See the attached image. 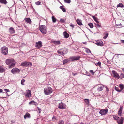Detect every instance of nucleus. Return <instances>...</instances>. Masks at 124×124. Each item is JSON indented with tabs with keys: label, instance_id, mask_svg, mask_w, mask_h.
Returning a JSON list of instances; mask_svg holds the SVG:
<instances>
[{
	"label": "nucleus",
	"instance_id": "obj_1",
	"mask_svg": "<svg viewBox=\"0 0 124 124\" xmlns=\"http://www.w3.org/2000/svg\"><path fill=\"white\" fill-rule=\"evenodd\" d=\"M5 62L9 66V68H11L14 67L16 64L15 61L13 59H7Z\"/></svg>",
	"mask_w": 124,
	"mask_h": 124
},
{
	"label": "nucleus",
	"instance_id": "obj_2",
	"mask_svg": "<svg viewBox=\"0 0 124 124\" xmlns=\"http://www.w3.org/2000/svg\"><path fill=\"white\" fill-rule=\"evenodd\" d=\"M44 93L45 95H48L53 92L52 88L50 87H47L44 89Z\"/></svg>",
	"mask_w": 124,
	"mask_h": 124
},
{
	"label": "nucleus",
	"instance_id": "obj_3",
	"mask_svg": "<svg viewBox=\"0 0 124 124\" xmlns=\"http://www.w3.org/2000/svg\"><path fill=\"white\" fill-rule=\"evenodd\" d=\"M46 27L45 25H41L39 26V29L41 32L44 34H46L47 32Z\"/></svg>",
	"mask_w": 124,
	"mask_h": 124
},
{
	"label": "nucleus",
	"instance_id": "obj_4",
	"mask_svg": "<svg viewBox=\"0 0 124 124\" xmlns=\"http://www.w3.org/2000/svg\"><path fill=\"white\" fill-rule=\"evenodd\" d=\"M2 52L4 54L6 55L8 52L7 48L6 46L3 47L1 48Z\"/></svg>",
	"mask_w": 124,
	"mask_h": 124
},
{
	"label": "nucleus",
	"instance_id": "obj_5",
	"mask_svg": "<svg viewBox=\"0 0 124 124\" xmlns=\"http://www.w3.org/2000/svg\"><path fill=\"white\" fill-rule=\"evenodd\" d=\"M24 94L26 97L28 98H30L31 96V91L28 89L26 90V92Z\"/></svg>",
	"mask_w": 124,
	"mask_h": 124
},
{
	"label": "nucleus",
	"instance_id": "obj_6",
	"mask_svg": "<svg viewBox=\"0 0 124 124\" xmlns=\"http://www.w3.org/2000/svg\"><path fill=\"white\" fill-rule=\"evenodd\" d=\"M108 110L107 109H102L101 110L99 113L101 115H104L106 114L107 113Z\"/></svg>",
	"mask_w": 124,
	"mask_h": 124
},
{
	"label": "nucleus",
	"instance_id": "obj_7",
	"mask_svg": "<svg viewBox=\"0 0 124 124\" xmlns=\"http://www.w3.org/2000/svg\"><path fill=\"white\" fill-rule=\"evenodd\" d=\"M12 73L13 74H15L16 73H19L20 72V70L19 69L16 68H15L11 70Z\"/></svg>",
	"mask_w": 124,
	"mask_h": 124
},
{
	"label": "nucleus",
	"instance_id": "obj_8",
	"mask_svg": "<svg viewBox=\"0 0 124 124\" xmlns=\"http://www.w3.org/2000/svg\"><path fill=\"white\" fill-rule=\"evenodd\" d=\"M32 65V64L31 62H23L21 64V65L23 66H31Z\"/></svg>",
	"mask_w": 124,
	"mask_h": 124
},
{
	"label": "nucleus",
	"instance_id": "obj_9",
	"mask_svg": "<svg viewBox=\"0 0 124 124\" xmlns=\"http://www.w3.org/2000/svg\"><path fill=\"white\" fill-rule=\"evenodd\" d=\"M95 43L97 45L101 46L103 45V43L101 40L95 41Z\"/></svg>",
	"mask_w": 124,
	"mask_h": 124
},
{
	"label": "nucleus",
	"instance_id": "obj_10",
	"mask_svg": "<svg viewBox=\"0 0 124 124\" xmlns=\"http://www.w3.org/2000/svg\"><path fill=\"white\" fill-rule=\"evenodd\" d=\"M112 73L113 75V76L116 78L119 79L120 76L119 74L115 71H113Z\"/></svg>",
	"mask_w": 124,
	"mask_h": 124
},
{
	"label": "nucleus",
	"instance_id": "obj_11",
	"mask_svg": "<svg viewBox=\"0 0 124 124\" xmlns=\"http://www.w3.org/2000/svg\"><path fill=\"white\" fill-rule=\"evenodd\" d=\"M42 42L41 41H39L36 43L35 47L38 49L40 48L42 46Z\"/></svg>",
	"mask_w": 124,
	"mask_h": 124
},
{
	"label": "nucleus",
	"instance_id": "obj_12",
	"mask_svg": "<svg viewBox=\"0 0 124 124\" xmlns=\"http://www.w3.org/2000/svg\"><path fill=\"white\" fill-rule=\"evenodd\" d=\"M58 105V107L60 109L65 108H66L65 105L62 102L59 103Z\"/></svg>",
	"mask_w": 124,
	"mask_h": 124
},
{
	"label": "nucleus",
	"instance_id": "obj_13",
	"mask_svg": "<svg viewBox=\"0 0 124 124\" xmlns=\"http://www.w3.org/2000/svg\"><path fill=\"white\" fill-rule=\"evenodd\" d=\"M80 58V56H77L70 57V59H71L72 61H73L76 60H79Z\"/></svg>",
	"mask_w": 124,
	"mask_h": 124
},
{
	"label": "nucleus",
	"instance_id": "obj_14",
	"mask_svg": "<svg viewBox=\"0 0 124 124\" xmlns=\"http://www.w3.org/2000/svg\"><path fill=\"white\" fill-rule=\"evenodd\" d=\"M68 52L67 49H64L62 52L60 51L59 50L58 51V52L59 54L63 55L66 54Z\"/></svg>",
	"mask_w": 124,
	"mask_h": 124
},
{
	"label": "nucleus",
	"instance_id": "obj_15",
	"mask_svg": "<svg viewBox=\"0 0 124 124\" xmlns=\"http://www.w3.org/2000/svg\"><path fill=\"white\" fill-rule=\"evenodd\" d=\"M9 31L10 34L14 33L15 32V30L14 29V28L12 27L10 28Z\"/></svg>",
	"mask_w": 124,
	"mask_h": 124
},
{
	"label": "nucleus",
	"instance_id": "obj_16",
	"mask_svg": "<svg viewBox=\"0 0 124 124\" xmlns=\"http://www.w3.org/2000/svg\"><path fill=\"white\" fill-rule=\"evenodd\" d=\"M123 108V107L121 106L119 108V110L118 112V115L120 116L122 115Z\"/></svg>",
	"mask_w": 124,
	"mask_h": 124
},
{
	"label": "nucleus",
	"instance_id": "obj_17",
	"mask_svg": "<svg viewBox=\"0 0 124 124\" xmlns=\"http://www.w3.org/2000/svg\"><path fill=\"white\" fill-rule=\"evenodd\" d=\"M77 23L79 25H82V21L81 20L79 19H77L76 20Z\"/></svg>",
	"mask_w": 124,
	"mask_h": 124
},
{
	"label": "nucleus",
	"instance_id": "obj_18",
	"mask_svg": "<svg viewBox=\"0 0 124 124\" xmlns=\"http://www.w3.org/2000/svg\"><path fill=\"white\" fill-rule=\"evenodd\" d=\"M123 118L122 117H121L120 119L118 120H117V122L119 124H122L123 123Z\"/></svg>",
	"mask_w": 124,
	"mask_h": 124
},
{
	"label": "nucleus",
	"instance_id": "obj_19",
	"mask_svg": "<svg viewBox=\"0 0 124 124\" xmlns=\"http://www.w3.org/2000/svg\"><path fill=\"white\" fill-rule=\"evenodd\" d=\"M63 34L64 37L65 38H67L69 37V35L66 31H65L63 33Z\"/></svg>",
	"mask_w": 124,
	"mask_h": 124
},
{
	"label": "nucleus",
	"instance_id": "obj_20",
	"mask_svg": "<svg viewBox=\"0 0 124 124\" xmlns=\"http://www.w3.org/2000/svg\"><path fill=\"white\" fill-rule=\"evenodd\" d=\"M30 114L28 113H26V114L24 116V117L25 119L27 118H30Z\"/></svg>",
	"mask_w": 124,
	"mask_h": 124
},
{
	"label": "nucleus",
	"instance_id": "obj_21",
	"mask_svg": "<svg viewBox=\"0 0 124 124\" xmlns=\"http://www.w3.org/2000/svg\"><path fill=\"white\" fill-rule=\"evenodd\" d=\"M52 42L55 45H59L60 44V42L59 41L52 40Z\"/></svg>",
	"mask_w": 124,
	"mask_h": 124
},
{
	"label": "nucleus",
	"instance_id": "obj_22",
	"mask_svg": "<svg viewBox=\"0 0 124 124\" xmlns=\"http://www.w3.org/2000/svg\"><path fill=\"white\" fill-rule=\"evenodd\" d=\"M25 20L26 22L29 24H31V21L30 18H26L25 19Z\"/></svg>",
	"mask_w": 124,
	"mask_h": 124
},
{
	"label": "nucleus",
	"instance_id": "obj_23",
	"mask_svg": "<svg viewBox=\"0 0 124 124\" xmlns=\"http://www.w3.org/2000/svg\"><path fill=\"white\" fill-rule=\"evenodd\" d=\"M5 69L2 66H0V73L4 72L5 71Z\"/></svg>",
	"mask_w": 124,
	"mask_h": 124
},
{
	"label": "nucleus",
	"instance_id": "obj_24",
	"mask_svg": "<svg viewBox=\"0 0 124 124\" xmlns=\"http://www.w3.org/2000/svg\"><path fill=\"white\" fill-rule=\"evenodd\" d=\"M124 7V6L123 5V4L122 3H120L118 4L117 6V8L119 7H120L121 8H123Z\"/></svg>",
	"mask_w": 124,
	"mask_h": 124
},
{
	"label": "nucleus",
	"instance_id": "obj_25",
	"mask_svg": "<svg viewBox=\"0 0 124 124\" xmlns=\"http://www.w3.org/2000/svg\"><path fill=\"white\" fill-rule=\"evenodd\" d=\"M0 2L5 4H6L7 3L6 0H0Z\"/></svg>",
	"mask_w": 124,
	"mask_h": 124
},
{
	"label": "nucleus",
	"instance_id": "obj_26",
	"mask_svg": "<svg viewBox=\"0 0 124 124\" xmlns=\"http://www.w3.org/2000/svg\"><path fill=\"white\" fill-rule=\"evenodd\" d=\"M104 34L105 35L104 37L103 38V39H106L107 38V37L108 36V33L107 32H105L104 33Z\"/></svg>",
	"mask_w": 124,
	"mask_h": 124
},
{
	"label": "nucleus",
	"instance_id": "obj_27",
	"mask_svg": "<svg viewBox=\"0 0 124 124\" xmlns=\"http://www.w3.org/2000/svg\"><path fill=\"white\" fill-rule=\"evenodd\" d=\"M60 8L61 9L63 12H65L66 11V10L64 8L63 6H61L60 7Z\"/></svg>",
	"mask_w": 124,
	"mask_h": 124
},
{
	"label": "nucleus",
	"instance_id": "obj_28",
	"mask_svg": "<svg viewBox=\"0 0 124 124\" xmlns=\"http://www.w3.org/2000/svg\"><path fill=\"white\" fill-rule=\"evenodd\" d=\"M29 104L30 105L32 104L36 105L37 104L36 103L33 101H31L30 102Z\"/></svg>",
	"mask_w": 124,
	"mask_h": 124
},
{
	"label": "nucleus",
	"instance_id": "obj_29",
	"mask_svg": "<svg viewBox=\"0 0 124 124\" xmlns=\"http://www.w3.org/2000/svg\"><path fill=\"white\" fill-rule=\"evenodd\" d=\"M93 18L94 20L97 23H99V22L98 21V19L96 17H95L94 16H93Z\"/></svg>",
	"mask_w": 124,
	"mask_h": 124
},
{
	"label": "nucleus",
	"instance_id": "obj_30",
	"mask_svg": "<svg viewBox=\"0 0 124 124\" xmlns=\"http://www.w3.org/2000/svg\"><path fill=\"white\" fill-rule=\"evenodd\" d=\"M53 22L54 23H55L56 21V19L54 16H52V17Z\"/></svg>",
	"mask_w": 124,
	"mask_h": 124
},
{
	"label": "nucleus",
	"instance_id": "obj_31",
	"mask_svg": "<svg viewBox=\"0 0 124 124\" xmlns=\"http://www.w3.org/2000/svg\"><path fill=\"white\" fill-rule=\"evenodd\" d=\"M69 60L68 59H65L63 61V64H65L66 63L69 61Z\"/></svg>",
	"mask_w": 124,
	"mask_h": 124
},
{
	"label": "nucleus",
	"instance_id": "obj_32",
	"mask_svg": "<svg viewBox=\"0 0 124 124\" xmlns=\"http://www.w3.org/2000/svg\"><path fill=\"white\" fill-rule=\"evenodd\" d=\"M119 87L121 89L120 90H121V91L124 88V86L123 84H120L119 85Z\"/></svg>",
	"mask_w": 124,
	"mask_h": 124
},
{
	"label": "nucleus",
	"instance_id": "obj_33",
	"mask_svg": "<svg viewBox=\"0 0 124 124\" xmlns=\"http://www.w3.org/2000/svg\"><path fill=\"white\" fill-rule=\"evenodd\" d=\"M84 101L87 104H88L89 103V100L88 99H85Z\"/></svg>",
	"mask_w": 124,
	"mask_h": 124
},
{
	"label": "nucleus",
	"instance_id": "obj_34",
	"mask_svg": "<svg viewBox=\"0 0 124 124\" xmlns=\"http://www.w3.org/2000/svg\"><path fill=\"white\" fill-rule=\"evenodd\" d=\"M103 90V87L102 86H101L98 88L97 89V90L99 91H101Z\"/></svg>",
	"mask_w": 124,
	"mask_h": 124
},
{
	"label": "nucleus",
	"instance_id": "obj_35",
	"mask_svg": "<svg viewBox=\"0 0 124 124\" xmlns=\"http://www.w3.org/2000/svg\"><path fill=\"white\" fill-rule=\"evenodd\" d=\"M85 51L87 53H91V52L90 50L88 48H85Z\"/></svg>",
	"mask_w": 124,
	"mask_h": 124
},
{
	"label": "nucleus",
	"instance_id": "obj_36",
	"mask_svg": "<svg viewBox=\"0 0 124 124\" xmlns=\"http://www.w3.org/2000/svg\"><path fill=\"white\" fill-rule=\"evenodd\" d=\"M95 64L96 66H99L100 67V68H101V63L100 62H98V63L96 64L95 63Z\"/></svg>",
	"mask_w": 124,
	"mask_h": 124
},
{
	"label": "nucleus",
	"instance_id": "obj_37",
	"mask_svg": "<svg viewBox=\"0 0 124 124\" xmlns=\"http://www.w3.org/2000/svg\"><path fill=\"white\" fill-rule=\"evenodd\" d=\"M88 25L91 28H93V24L92 23H89Z\"/></svg>",
	"mask_w": 124,
	"mask_h": 124
},
{
	"label": "nucleus",
	"instance_id": "obj_38",
	"mask_svg": "<svg viewBox=\"0 0 124 124\" xmlns=\"http://www.w3.org/2000/svg\"><path fill=\"white\" fill-rule=\"evenodd\" d=\"M113 118L114 119L117 120L118 119L119 117L116 116H114Z\"/></svg>",
	"mask_w": 124,
	"mask_h": 124
},
{
	"label": "nucleus",
	"instance_id": "obj_39",
	"mask_svg": "<svg viewBox=\"0 0 124 124\" xmlns=\"http://www.w3.org/2000/svg\"><path fill=\"white\" fill-rule=\"evenodd\" d=\"M64 1L65 3H69L71 2L70 0H64Z\"/></svg>",
	"mask_w": 124,
	"mask_h": 124
},
{
	"label": "nucleus",
	"instance_id": "obj_40",
	"mask_svg": "<svg viewBox=\"0 0 124 124\" xmlns=\"http://www.w3.org/2000/svg\"><path fill=\"white\" fill-rule=\"evenodd\" d=\"M115 89L118 92H120L121 91V90L119 89L118 87H115Z\"/></svg>",
	"mask_w": 124,
	"mask_h": 124
},
{
	"label": "nucleus",
	"instance_id": "obj_41",
	"mask_svg": "<svg viewBox=\"0 0 124 124\" xmlns=\"http://www.w3.org/2000/svg\"><path fill=\"white\" fill-rule=\"evenodd\" d=\"M25 81V80L23 79H22L21 80V84L23 85H24V84L23 83Z\"/></svg>",
	"mask_w": 124,
	"mask_h": 124
},
{
	"label": "nucleus",
	"instance_id": "obj_42",
	"mask_svg": "<svg viewBox=\"0 0 124 124\" xmlns=\"http://www.w3.org/2000/svg\"><path fill=\"white\" fill-rule=\"evenodd\" d=\"M35 4L37 5H39L40 4L41 2L39 1H38L35 3Z\"/></svg>",
	"mask_w": 124,
	"mask_h": 124
},
{
	"label": "nucleus",
	"instance_id": "obj_43",
	"mask_svg": "<svg viewBox=\"0 0 124 124\" xmlns=\"http://www.w3.org/2000/svg\"><path fill=\"white\" fill-rule=\"evenodd\" d=\"M64 122L62 120H61L59 122L58 124H63Z\"/></svg>",
	"mask_w": 124,
	"mask_h": 124
},
{
	"label": "nucleus",
	"instance_id": "obj_44",
	"mask_svg": "<svg viewBox=\"0 0 124 124\" xmlns=\"http://www.w3.org/2000/svg\"><path fill=\"white\" fill-rule=\"evenodd\" d=\"M124 77V74L122 73L120 75V78L122 79Z\"/></svg>",
	"mask_w": 124,
	"mask_h": 124
},
{
	"label": "nucleus",
	"instance_id": "obj_45",
	"mask_svg": "<svg viewBox=\"0 0 124 124\" xmlns=\"http://www.w3.org/2000/svg\"><path fill=\"white\" fill-rule=\"evenodd\" d=\"M90 72L92 73V74L93 75H94V72L92 70H91L90 71Z\"/></svg>",
	"mask_w": 124,
	"mask_h": 124
},
{
	"label": "nucleus",
	"instance_id": "obj_46",
	"mask_svg": "<svg viewBox=\"0 0 124 124\" xmlns=\"http://www.w3.org/2000/svg\"><path fill=\"white\" fill-rule=\"evenodd\" d=\"M95 25H96V26H97L99 27H101V25H99L98 24H95Z\"/></svg>",
	"mask_w": 124,
	"mask_h": 124
},
{
	"label": "nucleus",
	"instance_id": "obj_47",
	"mask_svg": "<svg viewBox=\"0 0 124 124\" xmlns=\"http://www.w3.org/2000/svg\"><path fill=\"white\" fill-rule=\"evenodd\" d=\"M38 110L39 111V113H40L41 112V109L40 108H38Z\"/></svg>",
	"mask_w": 124,
	"mask_h": 124
},
{
	"label": "nucleus",
	"instance_id": "obj_48",
	"mask_svg": "<svg viewBox=\"0 0 124 124\" xmlns=\"http://www.w3.org/2000/svg\"><path fill=\"white\" fill-rule=\"evenodd\" d=\"M4 91H6V93H7V92H9V90L7 89H4Z\"/></svg>",
	"mask_w": 124,
	"mask_h": 124
},
{
	"label": "nucleus",
	"instance_id": "obj_49",
	"mask_svg": "<svg viewBox=\"0 0 124 124\" xmlns=\"http://www.w3.org/2000/svg\"><path fill=\"white\" fill-rule=\"evenodd\" d=\"M60 21L62 22H63L64 21V19H61L60 20Z\"/></svg>",
	"mask_w": 124,
	"mask_h": 124
},
{
	"label": "nucleus",
	"instance_id": "obj_50",
	"mask_svg": "<svg viewBox=\"0 0 124 124\" xmlns=\"http://www.w3.org/2000/svg\"><path fill=\"white\" fill-rule=\"evenodd\" d=\"M55 119V117L54 116L52 118V120L53 121H54Z\"/></svg>",
	"mask_w": 124,
	"mask_h": 124
},
{
	"label": "nucleus",
	"instance_id": "obj_51",
	"mask_svg": "<svg viewBox=\"0 0 124 124\" xmlns=\"http://www.w3.org/2000/svg\"><path fill=\"white\" fill-rule=\"evenodd\" d=\"M121 42L122 43H124V40H121Z\"/></svg>",
	"mask_w": 124,
	"mask_h": 124
},
{
	"label": "nucleus",
	"instance_id": "obj_52",
	"mask_svg": "<svg viewBox=\"0 0 124 124\" xmlns=\"http://www.w3.org/2000/svg\"><path fill=\"white\" fill-rule=\"evenodd\" d=\"M70 26L72 27L73 28L74 26L73 24H71L70 25Z\"/></svg>",
	"mask_w": 124,
	"mask_h": 124
},
{
	"label": "nucleus",
	"instance_id": "obj_53",
	"mask_svg": "<svg viewBox=\"0 0 124 124\" xmlns=\"http://www.w3.org/2000/svg\"><path fill=\"white\" fill-rule=\"evenodd\" d=\"M106 90L107 91H109V89L108 88H107V87L106 86Z\"/></svg>",
	"mask_w": 124,
	"mask_h": 124
},
{
	"label": "nucleus",
	"instance_id": "obj_54",
	"mask_svg": "<svg viewBox=\"0 0 124 124\" xmlns=\"http://www.w3.org/2000/svg\"><path fill=\"white\" fill-rule=\"evenodd\" d=\"M2 90L1 89H0V93H2Z\"/></svg>",
	"mask_w": 124,
	"mask_h": 124
},
{
	"label": "nucleus",
	"instance_id": "obj_55",
	"mask_svg": "<svg viewBox=\"0 0 124 124\" xmlns=\"http://www.w3.org/2000/svg\"><path fill=\"white\" fill-rule=\"evenodd\" d=\"M83 44H86V42H84L83 43Z\"/></svg>",
	"mask_w": 124,
	"mask_h": 124
},
{
	"label": "nucleus",
	"instance_id": "obj_56",
	"mask_svg": "<svg viewBox=\"0 0 124 124\" xmlns=\"http://www.w3.org/2000/svg\"><path fill=\"white\" fill-rule=\"evenodd\" d=\"M72 74L74 76H75L77 74V73H73Z\"/></svg>",
	"mask_w": 124,
	"mask_h": 124
},
{
	"label": "nucleus",
	"instance_id": "obj_57",
	"mask_svg": "<svg viewBox=\"0 0 124 124\" xmlns=\"http://www.w3.org/2000/svg\"><path fill=\"white\" fill-rule=\"evenodd\" d=\"M122 70L123 71V72H124V68H123L122 69Z\"/></svg>",
	"mask_w": 124,
	"mask_h": 124
},
{
	"label": "nucleus",
	"instance_id": "obj_58",
	"mask_svg": "<svg viewBox=\"0 0 124 124\" xmlns=\"http://www.w3.org/2000/svg\"><path fill=\"white\" fill-rule=\"evenodd\" d=\"M89 73H87V76H89Z\"/></svg>",
	"mask_w": 124,
	"mask_h": 124
},
{
	"label": "nucleus",
	"instance_id": "obj_59",
	"mask_svg": "<svg viewBox=\"0 0 124 124\" xmlns=\"http://www.w3.org/2000/svg\"><path fill=\"white\" fill-rule=\"evenodd\" d=\"M80 124H83V123H81Z\"/></svg>",
	"mask_w": 124,
	"mask_h": 124
},
{
	"label": "nucleus",
	"instance_id": "obj_60",
	"mask_svg": "<svg viewBox=\"0 0 124 124\" xmlns=\"http://www.w3.org/2000/svg\"><path fill=\"white\" fill-rule=\"evenodd\" d=\"M66 52V51H64V52Z\"/></svg>",
	"mask_w": 124,
	"mask_h": 124
},
{
	"label": "nucleus",
	"instance_id": "obj_61",
	"mask_svg": "<svg viewBox=\"0 0 124 124\" xmlns=\"http://www.w3.org/2000/svg\"><path fill=\"white\" fill-rule=\"evenodd\" d=\"M84 74V75H85V74Z\"/></svg>",
	"mask_w": 124,
	"mask_h": 124
}]
</instances>
